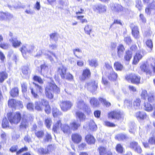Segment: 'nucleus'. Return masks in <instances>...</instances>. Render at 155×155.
I'll list each match as a JSON object with an SVG mask.
<instances>
[{
	"label": "nucleus",
	"instance_id": "1",
	"mask_svg": "<svg viewBox=\"0 0 155 155\" xmlns=\"http://www.w3.org/2000/svg\"><path fill=\"white\" fill-rule=\"evenodd\" d=\"M52 91L59 93L60 90L59 87L52 81L51 83H48V85L46 87L45 89V94L46 96L49 99H52L53 98V95L52 93Z\"/></svg>",
	"mask_w": 155,
	"mask_h": 155
},
{
	"label": "nucleus",
	"instance_id": "35",
	"mask_svg": "<svg viewBox=\"0 0 155 155\" xmlns=\"http://www.w3.org/2000/svg\"><path fill=\"white\" fill-rule=\"evenodd\" d=\"M92 28L91 26L89 25H86L84 28V30L85 33L90 35L91 32Z\"/></svg>",
	"mask_w": 155,
	"mask_h": 155
},
{
	"label": "nucleus",
	"instance_id": "40",
	"mask_svg": "<svg viewBox=\"0 0 155 155\" xmlns=\"http://www.w3.org/2000/svg\"><path fill=\"white\" fill-rule=\"evenodd\" d=\"M2 126L3 128L9 127V122L6 117L4 118L3 120Z\"/></svg>",
	"mask_w": 155,
	"mask_h": 155
},
{
	"label": "nucleus",
	"instance_id": "51",
	"mask_svg": "<svg viewBox=\"0 0 155 155\" xmlns=\"http://www.w3.org/2000/svg\"><path fill=\"white\" fill-rule=\"evenodd\" d=\"M136 6L139 10H141L143 5L142 4V2L141 0H136Z\"/></svg>",
	"mask_w": 155,
	"mask_h": 155
},
{
	"label": "nucleus",
	"instance_id": "3",
	"mask_svg": "<svg viewBox=\"0 0 155 155\" xmlns=\"http://www.w3.org/2000/svg\"><path fill=\"white\" fill-rule=\"evenodd\" d=\"M35 47L30 44L24 45L20 48V50L24 57H25L27 53L32 54L35 52Z\"/></svg>",
	"mask_w": 155,
	"mask_h": 155
},
{
	"label": "nucleus",
	"instance_id": "29",
	"mask_svg": "<svg viewBox=\"0 0 155 155\" xmlns=\"http://www.w3.org/2000/svg\"><path fill=\"white\" fill-rule=\"evenodd\" d=\"M8 78L7 74L5 71H2L0 72V82L2 83Z\"/></svg>",
	"mask_w": 155,
	"mask_h": 155
},
{
	"label": "nucleus",
	"instance_id": "33",
	"mask_svg": "<svg viewBox=\"0 0 155 155\" xmlns=\"http://www.w3.org/2000/svg\"><path fill=\"white\" fill-rule=\"evenodd\" d=\"M28 124V120H26L25 116L23 117L20 125L21 127L26 128Z\"/></svg>",
	"mask_w": 155,
	"mask_h": 155
},
{
	"label": "nucleus",
	"instance_id": "58",
	"mask_svg": "<svg viewBox=\"0 0 155 155\" xmlns=\"http://www.w3.org/2000/svg\"><path fill=\"white\" fill-rule=\"evenodd\" d=\"M38 152L39 153L41 154H44L48 153L46 149H45L42 148H40L38 149Z\"/></svg>",
	"mask_w": 155,
	"mask_h": 155
},
{
	"label": "nucleus",
	"instance_id": "56",
	"mask_svg": "<svg viewBox=\"0 0 155 155\" xmlns=\"http://www.w3.org/2000/svg\"><path fill=\"white\" fill-rule=\"evenodd\" d=\"M64 78L69 81H72L73 80V76L69 73H66L64 76Z\"/></svg>",
	"mask_w": 155,
	"mask_h": 155
},
{
	"label": "nucleus",
	"instance_id": "62",
	"mask_svg": "<svg viewBox=\"0 0 155 155\" xmlns=\"http://www.w3.org/2000/svg\"><path fill=\"white\" fill-rule=\"evenodd\" d=\"M99 99L100 101H101L107 106L108 107L110 105V103L107 101H106L105 99H104L102 98H100Z\"/></svg>",
	"mask_w": 155,
	"mask_h": 155
},
{
	"label": "nucleus",
	"instance_id": "22",
	"mask_svg": "<svg viewBox=\"0 0 155 155\" xmlns=\"http://www.w3.org/2000/svg\"><path fill=\"white\" fill-rule=\"evenodd\" d=\"M85 139L87 142L89 144H94L95 140L94 138L90 134L87 135L85 137Z\"/></svg>",
	"mask_w": 155,
	"mask_h": 155
},
{
	"label": "nucleus",
	"instance_id": "21",
	"mask_svg": "<svg viewBox=\"0 0 155 155\" xmlns=\"http://www.w3.org/2000/svg\"><path fill=\"white\" fill-rule=\"evenodd\" d=\"M140 68L142 71L146 72L147 74H148L150 75L151 74V72L149 69L147 65L144 63L143 64L140 65Z\"/></svg>",
	"mask_w": 155,
	"mask_h": 155
},
{
	"label": "nucleus",
	"instance_id": "17",
	"mask_svg": "<svg viewBox=\"0 0 155 155\" xmlns=\"http://www.w3.org/2000/svg\"><path fill=\"white\" fill-rule=\"evenodd\" d=\"M72 139L74 143H78L81 141L82 137L79 134H74L72 135Z\"/></svg>",
	"mask_w": 155,
	"mask_h": 155
},
{
	"label": "nucleus",
	"instance_id": "60",
	"mask_svg": "<svg viewBox=\"0 0 155 155\" xmlns=\"http://www.w3.org/2000/svg\"><path fill=\"white\" fill-rule=\"evenodd\" d=\"M9 45L7 43L3 42L0 43V47L3 49H7L9 47Z\"/></svg>",
	"mask_w": 155,
	"mask_h": 155
},
{
	"label": "nucleus",
	"instance_id": "5",
	"mask_svg": "<svg viewBox=\"0 0 155 155\" xmlns=\"http://www.w3.org/2000/svg\"><path fill=\"white\" fill-rule=\"evenodd\" d=\"M72 105V104L71 101H63L60 104L61 110L64 111H66L70 109Z\"/></svg>",
	"mask_w": 155,
	"mask_h": 155
},
{
	"label": "nucleus",
	"instance_id": "36",
	"mask_svg": "<svg viewBox=\"0 0 155 155\" xmlns=\"http://www.w3.org/2000/svg\"><path fill=\"white\" fill-rule=\"evenodd\" d=\"M91 105L93 107H97L99 104L97 100L95 98H91L90 100Z\"/></svg>",
	"mask_w": 155,
	"mask_h": 155
},
{
	"label": "nucleus",
	"instance_id": "6",
	"mask_svg": "<svg viewBox=\"0 0 155 155\" xmlns=\"http://www.w3.org/2000/svg\"><path fill=\"white\" fill-rule=\"evenodd\" d=\"M126 78L127 80H130L132 83L137 84L140 82V77L134 74H131Z\"/></svg>",
	"mask_w": 155,
	"mask_h": 155
},
{
	"label": "nucleus",
	"instance_id": "15",
	"mask_svg": "<svg viewBox=\"0 0 155 155\" xmlns=\"http://www.w3.org/2000/svg\"><path fill=\"white\" fill-rule=\"evenodd\" d=\"M41 73L44 76H46L49 70L48 66L46 64H44L41 66Z\"/></svg>",
	"mask_w": 155,
	"mask_h": 155
},
{
	"label": "nucleus",
	"instance_id": "8",
	"mask_svg": "<svg viewBox=\"0 0 155 155\" xmlns=\"http://www.w3.org/2000/svg\"><path fill=\"white\" fill-rule=\"evenodd\" d=\"M111 8L114 11L122 12L123 14H124L126 10L125 8H124L121 5L117 4H112L111 6Z\"/></svg>",
	"mask_w": 155,
	"mask_h": 155
},
{
	"label": "nucleus",
	"instance_id": "61",
	"mask_svg": "<svg viewBox=\"0 0 155 155\" xmlns=\"http://www.w3.org/2000/svg\"><path fill=\"white\" fill-rule=\"evenodd\" d=\"M21 84L23 92H25L27 90V84L26 83L23 82Z\"/></svg>",
	"mask_w": 155,
	"mask_h": 155
},
{
	"label": "nucleus",
	"instance_id": "19",
	"mask_svg": "<svg viewBox=\"0 0 155 155\" xmlns=\"http://www.w3.org/2000/svg\"><path fill=\"white\" fill-rule=\"evenodd\" d=\"M131 28L132 35L134 36V37L137 39L139 38L140 35L139 34V31L137 27L136 26H134L133 27H131Z\"/></svg>",
	"mask_w": 155,
	"mask_h": 155
},
{
	"label": "nucleus",
	"instance_id": "37",
	"mask_svg": "<svg viewBox=\"0 0 155 155\" xmlns=\"http://www.w3.org/2000/svg\"><path fill=\"white\" fill-rule=\"evenodd\" d=\"M90 129L92 130H95L97 128V125L93 120H91L89 123Z\"/></svg>",
	"mask_w": 155,
	"mask_h": 155
},
{
	"label": "nucleus",
	"instance_id": "10",
	"mask_svg": "<svg viewBox=\"0 0 155 155\" xmlns=\"http://www.w3.org/2000/svg\"><path fill=\"white\" fill-rule=\"evenodd\" d=\"M12 43V46L14 48H17L19 47L21 44L20 41L18 40L16 37H12L9 40Z\"/></svg>",
	"mask_w": 155,
	"mask_h": 155
},
{
	"label": "nucleus",
	"instance_id": "49",
	"mask_svg": "<svg viewBox=\"0 0 155 155\" xmlns=\"http://www.w3.org/2000/svg\"><path fill=\"white\" fill-rule=\"evenodd\" d=\"M136 130V127L135 124L134 123H132L130 125V129H129V132L130 133L134 134Z\"/></svg>",
	"mask_w": 155,
	"mask_h": 155
},
{
	"label": "nucleus",
	"instance_id": "24",
	"mask_svg": "<svg viewBox=\"0 0 155 155\" xmlns=\"http://www.w3.org/2000/svg\"><path fill=\"white\" fill-rule=\"evenodd\" d=\"M117 55L119 58L123 56L124 48L123 45H120L117 47Z\"/></svg>",
	"mask_w": 155,
	"mask_h": 155
},
{
	"label": "nucleus",
	"instance_id": "7",
	"mask_svg": "<svg viewBox=\"0 0 155 155\" xmlns=\"http://www.w3.org/2000/svg\"><path fill=\"white\" fill-rule=\"evenodd\" d=\"M97 87V83L94 81L87 82L85 85L86 88L92 92L94 91L96 89Z\"/></svg>",
	"mask_w": 155,
	"mask_h": 155
},
{
	"label": "nucleus",
	"instance_id": "42",
	"mask_svg": "<svg viewBox=\"0 0 155 155\" xmlns=\"http://www.w3.org/2000/svg\"><path fill=\"white\" fill-rule=\"evenodd\" d=\"M147 46L150 48L149 51L151 52L153 48V45L152 41L150 39L148 40L146 42Z\"/></svg>",
	"mask_w": 155,
	"mask_h": 155
},
{
	"label": "nucleus",
	"instance_id": "31",
	"mask_svg": "<svg viewBox=\"0 0 155 155\" xmlns=\"http://www.w3.org/2000/svg\"><path fill=\"white\" fill-rule=\"evenodd\" d=\"M18 94V90L17 87H15L12 89L10 91L11 95L15 97L17 96Z\"/></svg>",
	"mask_w": 155,
	"mask_h": 155
},
{
	"label": "nucleus",
	"instance_id": "50",
	"mask_svg": "<svg viewBox=\"0 0 155 155\" xmlns=\"http://www.w3.org/2000/svg\"><path fill=\"white\" fill-rule=\"evenodd\" d=\"M84 16H77L76 17L80 21V22L82 23H87V22L86 19L84 18Z\"/></svg>",
	"mask_w": 155,
	"mask_h": 155
},
{
	"label": "nucleus",
	"instance_id": "39",
	"mask_svg": "<svg viewBox=\"0 0 155 155\" xmlns=\"http://www.w3.org/2000/svg\"><path fill=\"white\" fill-rule=\"evenodd\" d=\"M132 57V53L130 51L126 52V54L124 56V59L127 61H129Z\"/></svg>",
	"mask_w": 155,
	"mask_h": 155
},
{
	"label": "nucleus",
	"instance_id": "16",
	"mask_svg": "<svg viewBox=\"0 0 155 155\" xmlns=\"http://www.w3.org/2000/svg\"><path fill=\"white\" fill-rule=\"evenodd\" d=\"M121 116V114L119 111H113L109 114L108 117L113 119H119Z\"/></svg>",
	"mask_w": 155,
	"mask_h": 155
},
{
	"label": "nucleus",
	"instance_id": "32",
	"mask_svg": "<svg viewBox=\"0 0 155 155\" xmlns=\"http://www.w3.org/2000/svg\"><path fill=\"white\" fill-rule=\"evenodd\" d=\"M90 70L88 69H86L83 71V73L82 80H84L87 77H88L90 75Z\"/></svg>",
	"mask_w": 155,
	"mask_h": 155
},
{
	"label": "nucleus",
	"instance_id": "38",
	"mask_svg": "<svg viewBox=\"0 0 155 155\" xmlns=\"http://www.w3.org/2000/svg\"><path fill=\"white\" fill-rule=\"evenodd\" d=\"M100 155H107V150L104 147H100L98 148Z\"/></svg>",
	"mask_w": 155,
	"mask_h": 155
},
{
	"label": "nucleus",
	"instance_id": "12",
	"mask_svg": "<svg viewBox=\"0 0 155 155\" xmlns=\"http://www.w3.org/2000/svg\"><path fill=\"white\" fill-rule=\"evenodd\" d=\"M144 50H142L140 52H138L137 53L134 57L133 63L134 64H136L142 58L143 56V54H141V52L143 53L144 51Z\"/></svg>",
	"mask_w": 155,
	"mask_h": 155
},
{
	"label": "nucleus",
	"instance_id": "20",
	"mask_svg": "<svg viewBox=\"0 0 155 155\" xmlns=\"http://www.w3.org/2000/svg\"><path fill=\"white\" fill-rule=\"evenodd\" d=\"M77 106L78 109H84L85 107H87V105L82 99H78L77 102Z\"/></svg>",
	"mask_w": 155,
	"mask_h": 155
},
{
	"label": "nucleus",
	"instance_id": "11",
	"mask_svg": "<svg viewBox=\"0 0 155 155\" xmlns=\"http://www.w3.org/2000/svg\"><path fill=\"white\" fill-rule=\"evenodd\" d=\"M76 118L78 119L80 122L84 121L86 118L85 115L84 113L79 111H77L75 113Z\"/></svg>",
	"mask_w": 155,
	"mask_h": 155
},
{
	"label": "nucleus",
	"instance_id": "30",
	"mask_svg": "<svg viewBox=\"0 0 155 155\" xmlns=\"http://www.w3.org/2000/svg\"><path fill=\"white\" fill-rule=\"evenodd\" d=\"M44 54L47 58L50 59L51 61H53V59L51 55H53L56 58H57V57L55 54L52 52L48 51L47 53H45Z\"/></svg>",
	"mask_w": 155,
	"mask_h": 155
},
{
	"label": "nucleus",
	"instance_id": "64",
	"mask_svg": "<svg viewBox=\"0 0 155 155\" xmlns=\"http://www.w3.org/2000/svg\"><path fill=\"white\" fill-rule=\"evenodd\" d=\"M152 3H150L148 5V7H149L150 9H154L155 8V2L153 0V1H151Z\"/></svg>",
	"mask_w": 155,
	"mask_h": 155
},
{
	"label": "nucleus",
	"instance_id": "18",
	"mask_svg": "<svg viewBox=\"0 0 155 155\" xmlns=\"http://www.w3.org/2000/svg\"><path fill=\"white\" fill-rule=\"evenodd\" d=\"M66 68L63 65H61L58 68V72L62 78H64V76L66 74Z\"/></svg>",
	"mask_w": 155,
	"mask_h": 155
},
{
	"label": "nucleus",
	"instance_id": "53",
	"mask_svg": "<svg viewBox=\"0 0 155 155\" xmlns=\"http://www.w3.org/2000/svg\"><path fill=\"white\" fill-rule=\"evenodd\" d=\"M154 94L152 93H149L148 96V100L150 102H153L154 100Z\"/></svg>",
	"mask_w": 155,
	"mask_h": 155
},
{
	"label": "nucleus",
	"instance_id": "2",
	"mask_svg": "<svg viewBox=\"0 0 155 155\" xmlns=\"http://www.w3.org/2000/svg\"><path fill=\"white\" fill-rule=\"evenodd\" d=\"M7 117L11 124H16L20 121L21 116L19 112L15 113L10 112L7 114Z\"/></svg>",
	"mask_w": 155,
	"mask_h": 155
},
{
	"label": "nucleus",
	"instance_id": "25",
	"mask_svg": "<svg viewBox=\"0 0 155 155\" xmlns=\"http://www.w3.org/2000/svg\"><path fill=\"white\" fill-rule=\"evenodd\" d=\"M81 124L75 121H74L70 124V127L73 130H76L80 126Z\"/></svg>",
	"mask_w": 155,
	"mask_h": 155
},
{
	"label": "nucleus",
	"instance_id": "46",
	"mask_svg": "<svg viewBox=\"0 0 155 155\" xmlns=\"http://www.w3.org/2000/svg\"><path fill=\"white\" fill-rule=\"evenodd\" d=\"M35 108L38 111H41L42 110V105L40 101L35 102Z\"/></svg>",
	"mask_w": 155,
	"mask_h": 155
},
{
	"label": "nucleus",
	"instance_id": "9",
	"mask_svg": "<svg viewBox=\"0 0 155 155\" xmlns=\"http://www.w3.org/2000/svg\"><path fill=\"white\" fill-rule=\"evenodd\" d=\"M8 105L9 107L13 108H15L16 107L19 105L20 107H22L23 105L21 102L16 101L14 99H10L8 101Z\"/></svg>",
	"mask_w": 155,
	"mask_h": 155
},
{
	"label": "nucleus",
	"instance_id": "14",
	"mask_svg": "<svg viewBox=\"0 0 155 155\" xmlns=\"http://www.w3.org/2000/svg\"><path fill=\"white\" fill-rule=\"evenodd\" d=\"M93 8L94 11H98L100 12H103L106 11V7L101 5L93 6Z\"/></svg>",
	"mask_w": 155,
	"mask_h": 155
},
{
	"label": "nucleus",
	"instance_id": "45",
	"mask_svg": "<svg viewBox=\"0 0 155 155\" xmlns=\"http://www.w3.org/2000/svg\"><path fill=\"white\" fill-rule=\"evenodd\" d=\"M126 137L125 135L123 134H118L115 137V138L119 141H121L126 139Z\"/></svg>",
	"mask_w": 155,
	"mask_h": 155
},
{
	"label": "nucleus",
	"instance_id": "52",
	"mask_svg": "<svg viewBox=\"0 0 155 155\" xmlns=\"http://www.w3.org/2000/svg\"><path fill=\"white\" fill-rule=\"evenodd\" d=\"M28 68L27 66L23 67L22 68V73L25 75H27L26 78H28Z\"/></svg>",
	"mask_w": 155,
	"mask_h": 155
},
{
	"label": "nucleus",
	"instance_id": "26",
	"mask_svg": "<svg viewBox=\"0 0 155 155\" xmlns=\"http://www.w3.org/2000/svg\"><path fill=\"white\" fill-rule=\"evenodd\" d=\"M144 109L147 112H151L153 110V107L148 102H145L144 103Z\"/></svg>",
	"mask_w": 155,
	"mask_h": 155
},
{
	"label": "nucleus",
	"instance_id": "44",
	"mask_svg": "<svg viewBox=\"0 0 155 155\" xmlns=\"http://www.w3.org/2000/svg\"><path fill=\"white\" fill-rule=\"evenodd\" d=\"M89 65L91 66L96 67L97 65V60L95 59L89 60L88 61Z\"/></svg>",
	"mask_w": 155,
	"mask_h": 155
},
{
	"label": "nucleus",
	"instance_id": "63",
	"mask_svg": "<svg viewBox=\"0 0 155 155\" xmlns=\"http://www.w3.org/2000/svg\"><path fill=\"white\" fill-rule=\"evenodd\" d=\"M9 15L8 13H3L0 12V19H4L6 18V16Z\"/></svg>",
	"mask_w": 155,
	"mask_h": 155
},
{
	"label": "nucleus",
	"instance_id": "57",
	"mask_svg": "<svg viewBox=\"0 0 155 155\" xmlns=\"http://www.w3.org/2000/svg\"><path fill=\"white\" fill-rule=\"evenodd\" d=\"M33 79L34 81L38 82L40 84H42L43 81L40 77L35 76L33 77Z\"/></svg>",
	"mask_w": 155,
	"mask_h": 155
},
{
	"label": "nucleus",
	"instance_id": "48",
	"mask_svg": "<svg viewBox=\"0 0 155 155\" xmlns=\"http://www.w3.org/2000/svg\"><path fill=\"white\" fill-rule=\"evenodd\" d=\"M52 121L50 118H48L45 120V124L48 128H50L51 125Z\"/></svg>",
	"mask_w": 155,
	"mask_h": 155
},
{
	"label": "nucleus",
	"instance_id": "13",
	"mask_svg": "<svg viewBox=\"0 0 155 155\" xmlns=\"http://www.w3.org/2000/svg\"><path fill=\"white\" fill-rule=\"evenodd\" d=\"M61 123V120H58L56 123L53 125V130L55 133L59 132L60 130H61V127L62 126Z\"/></svg>",
	"mask_w": 155,
	"mask_h": 155
},
{
	"label": "nucleus",
	"instance_id": "4",
	"mask_svg": "<svg viewBox=\"0 0 155 155\" xmlns=\"http://www.w3.org/2000/svg\"><path fill=\"white\" fill-rule=\"evenodd\" d=\"M33 84L35 85L37 92H35L31 87H30V89L31 90V92L32 96L35 98H38L39 97V96L37 94V93H41L42 92L43 89L41 87L40 85L35 84L34 82L33 83Z\"/></svg>",
	"mask_w": 155,
	"mask_h": 155
},
{
	"label": "nucleus",
	"instance_id": "43",
	"mask_svg": "<svg viewBox=\"0 0 155 155\" xmlns=\"http://www.w3.org/2000/svg\"><path fill=\"white\" fill-rule=\"evenodd\" d=\"M61 130H62L64 133H67L69 130V127L67 124H62L61 127Z\"/></svg>",
	"mask_w": 155,
	"mask_h": 155
},
{
	"label": "nucleus",
	"instance_id": "47",
	"mask_svg": "<svg viewBox=\"0 0 155 155\" xmlns=\"http://www.w3.org/2000/svg\"><path fill=\"white\" fill-rule=\"evenodd\" d=\"M114 67L117 70L121 71L123 67L122 64L119 62H116L114 64Z\"/></svg>",
	"mask_w": 155,
	"mask_h": 155
},
{
	"label": "nucleus",
	"instance_id": "28",
	"mask_svg": "<svg viewBox=\"0 0 155 155\" xmlns=\"http://www.w3.org/2000/svg\"><path fill=\"white\" fill-rule=\"evenodd\" d=\"M136 116L138 119H143L146 117V115L144 112H138L136 114Z\"/></svg>",
	"mask_w": 155,
	"mask_h": 155
},
{
	"label": "nucleus",
	"instance_id": "54",
	"mask_svg": "<svg viewBox=\"0 0 155 155\" xmlns=\"http://www.w3.org/2000/svg\"><path fill=\"white\" fill-rule=\"evenodd\" d=\"M138 145L137 143L135 141H133L130 143V148L134 150Z\"/></svg>",
	"mask_w": 155,
	"mask_h": 155
},
{
	"label": "nucleus",
	"instance_id": "41",
	"mask_svg": "<svg viewBox=\"0 0 155 155\" xmlns=\"http://www.w3.org/2000/svg\"><path fill=\"white\" fill-rule=\"evenodd\" d=\"M116 150L117 152L120 153H122L124 150L122 146L120 144H118L116 145Z\"/></svg>",
	"mask_w": 155,
	"mask_h": 155
},
{
	"label": "nucleus",
	"instance_id": "34",
	"mask_svg": "<svg viewBox=\"0 0 155 155\" xmlns=\"http://www.w3.org/2000/svg\"><path fill=\"white\" fill-rule=\"evenodd\" d=\"M52 114L54 117H57L61 115V113L56 108L54 107L53 108Z\"/></svg>",
	"mask_w": 155,
	"mask_h": 155
},
{
	"label": "nucleus",
	"instance_id": "55",
	"mask_svg": "<svg viewBox=\"0 0 155 155\" xmlns=\"http://www.w3.org/2000/svg\"><path fill=\"white\" fill-rule=\"evenodd\" d=\"M35 134L38 138H41L43 136L44 133L42 131H36L35 132Z\"/></svg>",
	"mask_w": 155,
	"mask_h": 155
},
{
	"label": "nucleus",
	"instance_id": "23",
	"mask_svg": "<svg viewBox=\"0 0 155 155\" xmlns=\"http://www.w3.org/2000/svg\"><path fill=\"white\" fill-rule=\"evenodd\" d=\"M108 77L109 80L111 81H114L116 80L117 75L113 71V70L108 72Z\"/></svg>",
	"mask_w": 155,
	"mask_h": 155
},
{
	"label": "nucleus",
	"instance_id": "59",
	"mask_svg": "<svg viewBox=\"0 0 155 155\" xmlns=\"http://www.w3.org/2000/svg\"><path fill=\"white\" fill-rule=\"evenodd\" d=\"M147 93V91L143 90L142 91L141 94V98L144 99H146L147 97L148 96Z\"/></svg>",
	"mask_w": 155,
	"mask_h": 155
},
{
	"label": "nucleus",
	"instance_id": "27",
	"mask_svg": "<svg viewBox=\"0 0 155 155\" xmlns=\"http://www.w3.org/2000/svg\"><path fill=\"white\" fill-rule=\"evenodd\" d=\"M141 100L139 98H136L134 101L133 106L135 109H138L140 108Z\"/></svg>",
	"mask_w": 155,
	"mask_h": 155
}]
</instances>
